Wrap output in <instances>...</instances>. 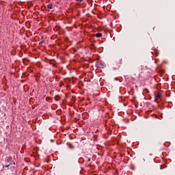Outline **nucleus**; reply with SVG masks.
<instances>
[{"label":"nucleus","instance_id":"f257e3e1","mask_svg":"<svg viewBox=\"0 0 175 175\" xmlns=\"http://www.w3.org/2000/svg\"><path fill=\"white\" fill-rule=\"evenodd\" d=\"M161 95L159 93H157L155 94V102H158V100H159V99H161Z\"/></svg>","mask_w":175,"mask_h":175},{"label":"nucleus","instance_id":"f03ea898","mask_svg":"<svg viewBox=\"0 0 175 175\" xmlns=\"http://www.w3.org/2000/svg\"><path fill=\"white\" fill-rule=\"evenodd\" d=\"M46 8L47 9H53V4L52 3L48 4Z\"/></svg>","mask_w":175,"mask_h":175},{"label":"nucleus","instance_id":"7ed1b4c3","mask_svg":"<svg viewBox=\"0 0 175 175\" xmlns=\"http://www.w3.org/2000/svg\"><path fill=\"white\" fill-rule=\"evenodd\" d=\"M96 38H102V33H98L96 34Z\"/></svg>","mask_w":175,"mask_h":175},{"label":"nucleus","instance_id":"20e7f679","mask_svg":"<svg viewBox=\"0 0 175 175\" xmlns=\"http://www.w3.org/2000/svg\"><path fill=\"white\" fill-rule=\"evenodd\" d=\"M77 2H83V0H76Z\"/></svg>","mask_w":175,"mask_h":175},{"label":"nucleus","instance_id":"39448f33","mask_svg":"<svg viewBox=\"0 0 175 175\" xmlns=\"http://www.w3.org/2000/svg\"><path fill=\"white\" fill-rule=\"evenodd\" d=\"M88 162H90V161H91V158H89V159H88Z\"/></svg>","mask_w":175,"mask_h":175},{"label":"nucleus","instance_id":"423d86ee","mask_svg":"<svg viewBox=\"0 0 175 175\" xmlns=\"http://www.w3.org/2000/svg\"><path fill=\"white\" fill-rule=\"evenodd\" d=\"M5 167H9V165H6Z\"/></svg>","mask_w":175,"mask_h":175},{"label":"nucleus","instance_id":"0eeeda50","mask_svg":"<svg viewBox=\"0 0 175 175\" xmlns=\"http://www.w3.org/2000/svg\"><path fill=\"white\" fill-rule=\"evenodd\" d=\"M55 99H57V97H55Z\"/></svg>","mask_w":175,"mask_h":175}]
</instances>
